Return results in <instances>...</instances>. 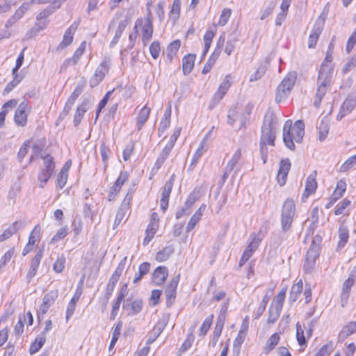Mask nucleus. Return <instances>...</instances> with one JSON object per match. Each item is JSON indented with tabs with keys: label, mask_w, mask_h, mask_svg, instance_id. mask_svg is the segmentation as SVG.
Listing matches in <instances>:
<instances>
[{
	"label": "nucleus",
	"mask_w": 356,
	"mask_h": 356,
	"mask_svg": "<svg viewBox=\"0 0 356 356\" xmlns=\"http://www.w3.org/2000/svg\"><path fill=\"white\" fill-rule=\"evenodd\" d=\"M334 73V65L322 63L317 80L318 88L314 104L318 107L323 96L327 92V88L331 85Z\"/></svg>",
	"instance_id": "1"
},
{
	"label": "nucleus",
	"mask_w": 356,
	"mask_h": 356,
	"mask_svg": "<svg viewBox=\"0 0 356 356\" xmlns=\"http://www.w3.org/2000/svg\"><path fill=\"white\" fill-rule=\"evenodd\" d=\"M304 134L305 124L302 121H296L293 126L291 120L285 122L283 127V140L289 149H294V142L300 143Z\"/></svg>",
	"instance_id": "2"
},
{
	"label": "nucleus",
	"mask_w": 356,
	"mask_h": 356,
	"mask_svg": "<svg viewBox=\"0 0 356 356\" xmlns=\"http://www.w3.org/2000/svg\"><path fill=\"white\" fill-rule=\"evenodd\" d=\"M277 123V117L273 112H268L265 115L260 140L261 151L262 152H264V148L267 145H274Z\"/></svg>",
	"instance_id": "3"
},
{
	"label": "nucleus",
	"mask_w": 356,
	"mask_h": 356,
	"mask_svg": "<svg viewBox=\"0 0 356 356\" xmlns=\"http://www.w3.org/2000/svg\"><path fill=\"white\" fill-rule=\"evenodd\" d=\"M296 215V204L293 200L286 199L281 209V228L282 232H288L292 225Z\"/></svg>",
	"instance_id": "4"
},
{
	"label": "nucleus",
	"mask_w": 356,
	"mask_h": 356,
	"mask_svg": "<svg viewBox=\"0 0 356 356\" xmlns=\"http://www.w3.org/2000/svg\"><path fill=\"white\" fill-rule=\"evenodd\" d=\"M296 79V76L293 73H289L284 78L277 88L275 96L277 102H281L288 97L294 86Z\"/></svg>",
	"instance_id": "5"
},
{
	"label": "nucleus",
	"mask_w": 356,
	"mask_h": 356,
	"mask_svg": "<svg viewBox=\"0 0 356 356\" xmlns=\"http://www.w3.org/2000/svg\"><path fill=\"white\" fill-rule=\"evenodd\" d=\"M329 4L327 3L324 7L321 14L316 20L312 31L309 35L308 44H316L318 37L323 29L325 21L327 17V14L329 12Z\"/></svg>",
	"instance_id": "6"
},
{
	"label": "nucleus",
	"mask_w": 356,
	"mask_h": 356,
	"mask_svg": "<svg viewBox=\"0 0 356 356\" xmlns=\"http://www.w3.org/2000/svg\"><path fill=\"white\" fill-rule=\"evenodd\" d=\"M136 30H138L141 35L142 42L145 44L149 42L153 33V25L150 18V14L142 19H137L136 22Z\"/></svg>",
	"instance_id": "7"
},
{
	"label": "nucleus",
	"mask_w": 356,
	"mask_h": 356,
	"mask_svg": "<svg viewBox=\"0 0 356 356\" xmlns=\"http://www.w3.org/2000/svg\"><path fill=\"white\" fill-rule=\"evenodd\" d=\"M44 159V168L41 170L38 176L40 181L39 186L44 188L51 176L52 175L55 165L53 161V157L49 154L43 157Z\"/></svg>",
	"instance_id": "8"
},
{
	"label": "nucleus",
	"mask_w": 356,
	"mask_h": 356,
	"mask_svg": "<svg viewBox=\"0 0 356 356\" xmlns=\"http://www.w3.org/2000/svg\"><path fill=\"white\" fill-rule=\"evenodd\" d=\"M320 252V247L319 244L316 243L314 240H313L312 243L309 248L305 260L304 262V270L306 273H309L312 271V270L315 267L316 259L318 257Z\"/></svg>",
	"instance_id": "9"
},
{
	"label": "nucleus",
	"mask_w": 356,
	"mask_h": 356,
	"mask_svg": "<svg viewBox=\"0 0 356 356\" xmlns=\"http://www.w3.org/2000/svg\"><path fill=\"white\" fill-rule=\"evenodd\" d=\"M111 65V59L105 58L100 65L97 67L94 75L90 80V86L91 87L97 86L104 78L106 73L109 70Z\"/></svg>",
	"instance_id": "10"
},
{
	"label": "nucleus",
	"mask_w": 356,
	"mask_h": 356,
	"mask_svg": "<svg viewBox=\"0 0 356 356\" xmlns=\"http://www.w3.org/2000/svg\"><path fill=\"white\" fill-rule=\"evenodd\" d=\"M159 227V217L157 213L154 212L150 217V221L145 230V237L143 240V245H147L154 237Z\"/></svg>",
	"instance_id": "11"
},
{
	"label": "nucleus",
	"mask_w": 356,
	"mask_h": 356,
	"mask_svg": "<svg viewBox=\"0 0 356 356\" xmlns=\"http://www.w3.org/2000/svg\"><path fill=\"white\" fill-rule=\"evenodd\" d=\"M264 234L261 232L258 233H253L250 236L251 241L245 248L242 255L247 257L248 259L251 257L252 254L259 248L260 243L261 242Z\"/></svg>",
	"instance_id": "12"
},
{
	"label": "nucleus",
	"mask_w": 356,
	"mask_h": 356,
	"mask_svg": "<svg viewBox=\"0 0 356 356\" xmlns=\"http://www.w3.org/2000/svg\"><path fill=\"white\" fill-rule=\"evenodd\" d=\"M290 168L291 162L289 159L280 161V168L277 175V180L280 186H282L285 184Z\"/></svg>",
	"instance_id": "13"
},
{
	"label": "nucleus",
	"mask_w": 356,
	"mask_h": 356,
	"mask_svg": "<svg viewBox=\"0 0 356 356\" xmlns=\"http://www.w3.org/2000/svg\"><path fill=\"white\" fill-rule=\"evenodd\" d=\"M179 275H177L172 279L168 284L165 290V295L166 297V302L168 306L172 305L176 297V289L178 285Z\"/></svg>",
	"instance_id": "14"
},
{
	"label": "nucleus",
	"mask_w": 356,
	"mask_h": 356,
	"mask_svg": "<svg viewBox=\"0 0 356 356\" xmlns=\"http://www.w3.org/2000/svg\"><path fill=\"white\" fill-rule=\"evenodd\" d=\"M28 104L23 102L17 107L14 117L15 122L17 126L24 127L27 122Z\"/></svg>",
	"instance_id": "15"
},
{
	"label": "nucleus",
	"mask_w": 356,
	"mask_h": 356,
	"mask_svg": "<svg viewBox=\"0 0 356 356\" xmlns=\"http://www.w3.org/2000/svg\"><path fill=\"white\" fill-rule=\"evenodd\" d=\"M241 157V151L240 149H238L234 154H233L230 161L227 163V165L225 168L224 174L222 176V181L225 182L227 177H229L231 172L234 169L235 166L239 161Z\"/></svg>",
	"instance_id": "16"
},
{
	"label": "nucleus",
	"mask_w": 356,
	"mask_h": 356,
	"mask_svg": "<svg viewBox=\"0 0 356 356\" xmlns=\"http://www.w3.org/2000/svg\"><path fill=\"white\" fill-rule=\"evenodd\" d=\"M123 308L127 311L128 315H135L142 310L143 301L140 299H136L134 301L127 299L123 305Z\"/></svg>",
	"instance_id": "17"
},
{
	"label": "nucleus",
	"mask_w": 356,
	"mask_h": 356,
	"mask_svg": "<svg viewBox=\"0 0 356 356\" xmlns=\"http://www.w3.org/2000/svg\"><path fill=\"white\" fill-rule=\"evenodd\" d=\"M43 257V250H40L38 251L35 256L32 259L31 261V266L29 270L27 273L26 277L29 280V282L31 281V280L36 275L38 268L40 266L41 259Z\"/></svg>",
	"instance_id": "18"
},
{
	"label": "nucleus",
	"mask_w": 356,
	"mask_h": 356,
	"mask_svg": "<svg viewBox=\"0 0 356 356\" xmlns=\"http://www.w3.org/2000/svg\"><path fill=\"white\" fill-rule=\"evenodd\" d=\"M330 118L327 116L323 117L319 124L317 126L318 138L321 142L325 140L327 138L330 130Z\"/></svg>",
	"instance_id": "19"
},
{
	"label": "nucleus",
	"mask_w": 356,
	"mask_h": 356,
	"mask_svg": "<svg viewBox=\"0 0 356 356\" xmlns=\"http://www.w3.org/2000/svg\"><path fill=\"white\" fill-rule=\"evenodd\" d=\"M356 106V99L354 98H347L342 104L339 113L337 116V120H341L345 115L350 113Z\"/></svg>",
	"instance_id": "20"
},
{
	"label": "nucleus",
	"mask_w": 356,
	"mask_h": 356,
	"mask_svg": "<svg viewBox=\"0 0 356 356\" xmlns=\"http://www.w3.org/2000/svg\"><path fill=\"white\" fill-rule=\"evenodd\" d=\"M356 279V270H352L349 277L344 282L343 284V290L341 293L342 302H346L349 296V291L353 285L354 280Z\"/></svg>",
	"instance_id": "21"
},
{
	"label": "nucleus",
	"mask_w": 356,
	"mask_h": 356,
	"mask_svg": "<svg viewBox=\"0 0 356 356\" xmlns=\"http://www.w3.org/2000/svg\"><path fill=\"white\" fill-rule=\"evenodd\" d=\"M168 275V270L165 266L157 267L153 273V282L156 285L162 284Z\"/></svg>",
	"instance_id": "22"
},
{
	"label": "nucleus",
	"mask_w": 356,
	"mask_h": 356,
	"mask_svg": "<svg viewBox=\"0 0 356 356\" xmlns=\"http://www.w3.org/2000/svg\"><path fill=\"white\" fill-rule=\"evenodd\" d=\"M150 111V108L147 105L144 106L139 111L136 118V127L138 130H140L148 120Z\"/></svg>",
	"instance_id": "23"
},
{
	"label": "nucleus",
	"mask_w": 356,
	"mask_h": 356,
	"mask_svg": "<svg viewBox=\"0 0 356 356\" xmlns=\"http://www.w3.org/2000/svg\"><path fill=\"white\" fill-rule=\"evenodd\" d=\"M316 172H313L309 175L306 180L305 191L304 195L307 197L314 193L317 188V182L316 181Z\"/></svg>",
	"instance_id": "24"
},
{
	"label": "nucleus",
	"mask_w": 356,
	"mask_h": 356,
	"mask_svg": "<svg viewBox=\"0 0 356 356\" xmlns=\"http://www.w3.org/2000/svg\"><path fill=\"white\" fill-rule=\"evenodd\" d=\"M356 332V321L345 325L339 333V340L343 341L351 334Z\"/></svg>",
	"instance_id": "25"
},
{
	"label": "nucleus",
	"mask_w": 356,
	"mask_h": 356,
	"mask_svg": "<svg viewBox=\"0 0 356 356\" xmlns=\"http://www.w3.org/2000/svg\"><path fill=\"white\" fill-rule=\"evenodd\" d=\"M79 25V22L78 21H75L71 24V26L66 30L60 44H70L73 42V35Z\"/></svg>",
	"instance_id": "26"
},
{
	"label": "nucleus",
	"mask_w": 356,
	"mask_h": 356,
	"mask_svg": "<svg viewBox=\"0 0 356 356\" xmlns=\"http://www.w3.org/2000/svg\"><path fill=\"white\" fill-rule=\"evenodd\" d=\"M46 341V336L44 333H40L35 338L34 342H33L31 345L29 352L31 355H33L37 353L44 344Z\"/></svg>",
	"instance_id": "27"
},
{
	"label": "nucleus",
	"mask_w": 356,
	"mask_h": 356,
	"mask_svg": "<svg viewBox=\"0 0 356 356\" xmlns=\"http://www.w3.org/2000/svg\"><path fill=\"white\" fill-rule=\"evenodd\" d=\"M172 147L173 146L168 143L165 145V147L163 149L161 153L160 154L159 156L158 157L154 168H156V170H159L160 168V167L165 162V159L168 158Z\"/></svg>",
	"instance_id": "28"
},
{
	"label": "nucleus",
	"mask_w": 356,
	"mask_h": 356,
	"mask_svg": "<svg viewBox=\"0 0 356 356\" xmlns=\"http://www.w3.org/2000/svg\"><path fill=\"white\" fill-rule=\"evenodd\" d=\"M170 116H171V104L168 106L165 111L163 117L161 121L160 127L159 128V134L164 133L165 131L168 128L170 124Z\"/></svg>",
	"instance_id": "29"
},
{
	"label": "nucleus",
	"mask_w": 356,
	"mask_h": 356,
	"mask_svg": "<svg viewBox=\"0 0 356 356\" xmlns=\"http://www.w3.org/2000/svg\"><path fill=\"white\" fill-rule=\"evenodd\" d=\"M21 226V223L15 222L11 224L7 229H6L3 234L0 235V242L9 238L14 233H15Z\"/></svg>",
	"instance_id": "30"
},
{
	"label": "nucleus",
	"mask_w": 356,
	"mask_h": 356,
	"mask_svg": "<svg viewBox=\"0 0 356 356\" xmlns=\"http://www.w3.org/2000/svg\"><path fill=\"white\" fill-rule=\"evenodd\" d=\"M346 189V183L343 180H340L337 182V187L331 196V202H336L344 193Z\"/></svg>",
	"instance_id": "31"
},
{
	"label": "nucleus",
	"mask_w": 356,
	"mask_h": 356,
	"mask_svg": "<svg viewBox=\"0 0 356 356\" xmlns=\"http://www.w3.org/2000/svg\"><path fill=\"white\" fill-rule=\"evenodd\" d=\"M339 241L338 243V248H342L347 243L349 238V231L343 225H341L339 230Z\"/></svg>",
	"instance_id": "32"
},
{
	"label": "nucleus",
	"mask_w": 356,
	"mask_h": 356,
	"mask_svg": "<svg viewBox=\"0 0 356 356\" xmlns=\"http://www.w3.org/2000/svg\"><path fill=\"white\" fill-rule=\"evenodd\" d=\"M173 252L172 245L166 246L156 253L155 259L159 262L166 261Z\"/></svg>",
	"instance_id": "33"
},
{
	"label": "nucleus",
	"mask_w": 356,
	"mask_h": 356,
	"mask_svg": "<svg viewBox=\"0 0 356 356\" xmlns=\"http://www.w3.org/2000/svg\"><path fill=\"white\" fill-rule=\"evenodd\" d=\"M194 60L195 56L191 54H188V56L184 57L182 67L184 74H188L191 72L194 67Z\"/></svg>",
	"instance_id": "34"
},
{
	"label": "nucleus",
	"mask_w": 356,
	"mask_h": 356,
	"mask_svg": "<svg viewBox=\"0 0 356 356\" xmlns=\"http://www.w3.org/2000/svg\"><path fill=\"white\" fill-rule=\"evenodd\" d=\"M201 195L202 193L200 188L194 189L186 199L184 207L187 209H190L193 204L200 198Z\"/></svg>",
	"instance_id": "35"
},
{
	"label": "nucleus",
	"mask_w": 356,
	"mask_h": 356,
	"mask_svg": "<svg viewBox=\"0 0 356 356\" xmlns=\"http://www.w3.org/2000/svg\"><path fill=\"white\" fill-rule=\"evenodd\" d=\"M302 281L300 280L296 284H293L290 291L289 299L292 302L296 301L302 291Z\"/></svg>",
	"instance_id": "36"
},
{
	"label": "nucleus",
	"mask_w": 356,
	"mask_h": 356,
	"mask_svg": "<svg viewBox=\"0 0 356 356\" xmlns=\"http://www.w3.org/2000/svg\"><path fill=\"white\" fill-rule=\"evenodd\" d=\"M129 19L124 18L119 22L114 38L111 42V44H115L118 42V39L121 37L124 30L129 23Z\"/></svg>",
	"instance_id": "37"
},
{
	"label": "nucleus",
	"mask_w": 356,
	"mask_h": 356,
	"mask_svg": "<svg viewBox=\"0 0 356 356\" xmlns=\"http://www.w3.org/2000/svg\"><path fill=\"white\" fill-rule=\"evenodd\" d=\"M127 210H128V204H127L125 203H122L116 213L115 219L114 224H113V229L117 227L121 223V222L125 217Z\"/></svg>",
	"instance_id": "38"
},
{
	"label": "nucleus",
	"mask_w": 356,
	"mask_h": 356,
	"mask_svg": "<svg viewBox=\"0 0 356 356\" xmlns=\"http://www.w3.org/2000/svg\"><path fill=\"white\" fill-rule=\"evenodd\" d=\"M120 277V275L113 273L111 277L110 278V280L107 284V286H106V289L105 296H106V299H108L111 297V296L112 295V293L115 289V284L118 282Z\"/></svg>",
	"instance_id": "39"
},
{
	"label": "nucleus",
	"mask_w": 356,
	"mask_h": 356,
	"mask_svg": "<svg viewBox=\"0 0 356 356\" xmlns=\"http://www.w3.org/2000/svg\"><path fill=\"white\" fill-rule=\"evenodd\" d=\"M87 109H88V106H87L86 103H83L82 104H81L80 106H79L77 107L74 117V126L76 127L80 124L81 119H82L84 113L86 112Z\"/></svg>",
	"instance_id": "40"
},
{
	"label": "nucleus",
	"mask_w": 356,
	"mask_h": 356,
	"mask_svg": "<svg viewBox=\"0 0 356 356\" xmlns=\"http://www.w3.org/2000/svg\"><path fill=\"white\" fill-rule=\"evenodd\" d=\"M122 327V323L121 321L118 322L115 325V326L113 329V333H112V339H111V343L109 346V351H111V350L115 346L116 342L118 341V338L120 335Z\"/></svg>",
	"instance_id": "41"
},
{
	"label": "nucleus",
	"mask_w": 356,
	"mask_h": 356,
	"mask_svg": "<svg viewBox=\"0 0 356 356\" xmlns=\"http://www.w3.org/2000/svg\"><path fill=\"white\" fill-rule=\"evenodd\" d=\"M150 269V264L148 262H144L142 264L140 265L139 269H138V274H136L133 282L134 284L139 282L141 278L146 274H147Z\"/></svg>",
	"instance_id": "42"
},
{
	"label": "nucleus",
	"mask_w": 356,
	"mask_h": 356,
	"mask_svg": "<svg viewBox=\"0 0 356 356\" xmlns=\"http://www.w3.org/2000/svg\"><path fill=\"white\" fill-rule=\"evenodd\" d=\"M226 93V92L218 88L210 102L209 108L213 109L214 107H216L220 103Z\"/></svg>",
	"instance_id": "43"
},
{
	"label": "nucleus",
	"mask_w": 356,
	"mask_h": 356,
	"mask_svg": "<svg viewBox=\"0 0 356 356\" xmlns=\"http://www.w3.org/2000/svg\"><path fill=\"white\" fill-rule=\"evenodd\" d=\"M251 110L252 107L247 106L239 113L240 128L245 127L247 122L249 121Z\"/></svg>",
	"instance_id": "44"
},
{
	"label": "nucleus",
	"mask_w": 356,
	"mask_h": 356,
	"mask_svg": "<svg viewBox=\"0 0 356 356\" xmlns=\"http://www.w3.org/2000/svg\"><path fill=\"white\" fill-rule=\"evenodd\" d=\"M286 288H283L278 293L277 295L274 298V301H275V310H277V311H280L282 307V305H283V302H284V298H285V295H286Z\"/></svg>",
	"instance_id": "45"
},
{
	"label": "nucleus",
	"mask_w": 356,
	"mask_h": 356,
	"mask_svg": "<svg viewBox=\"0 0 356 356\" xmlns=\"http://www.w3.org/2000/svg\"><path fill=\"white\" fill-rule=\"evenodd\" d=\"M211 131H209L205 137L203 138L202 141L201 142L200 145H199L197 149L196 150L192 163H195L197 160L200 158V156L202 155L204 151L205 150V144L207 140V138L209 135L210 134Z\"/></svg>",
	"instance_id": "46"
},
{
	"label": "nucleus",
	"mask_w": 356,
	"mask_h": 356,
	"mask_svg": "<svg viewBox=\"0 0 356 356\" xmlns=\"http://www.w3.org/2000/svg\"><path fill=\"white\" fill-rule=\"evenodd\" d=\"M181 0H174L170 12V17L175 21L179 17Z\"/></svg>",
	"instance_id": "47"
},
{
	"label": "nucleus",
	"mask_w": 356,
	"mask_h": 356,
	"mask_svg": "<svg viewBox=\"0 0 356 356\" xmlns=\"http://www.w3.org/2000/svg\"><path fill=\"white\" fill-rule=\"evenodd\" d=\"M280 341V335L277 333H274L268 339L266 345L267 352H270L274 349Z\"/></svg>",
	"instance_id": "48"
},
{
	"label": "nucleus",
	"mask_w": 356,
	"mask_h": 356,
	"mask_svg": "<svg viewBox=\"0 0 356 356\" xmlns=\"http://www.w3.org/2000/svg\"><path fill=\"white\" fill-rule=\"evenodd\" d=\"M58 297V291H51L42 299V302L49 307L54 304Z\"/></svg>",
	"instance_id": "49"
},
{
	"label": "nucleus",
	"mask_w": 356,
	"mask_h": 356,
	"mask_svg": "<svg viewBox=\"0 0 356 356\" xmlns=\"http://www.w3.org/2000/svg\"><path fill=\"white\" fill-rule=\"evenodd\" d=\"M296 339L300 346H302L306 343V339L304 335V330L302 328L301 325L298 322L296 323Z\"/></svg>",
	"instance_id": "50"
},
{
	"label": "nucleus",
	"mask_w": 356,
	"mask_h": 356,
	"mask_svg": "<svg viewBox=\"0 0 356 356\" xmlns=\"http://www.w3.org/2000/svg\"><path fill=\"white\" fill-rule=\"evenodd\" d=\"M213 316L207 317L202 324L200 330V335L204 337L209 331L212 323Z\"/></svg>",
	"instance_id": "51"
},
{
	"label": "nucleus",
	"mask_w": 356,
	"mask_h": 356,
	"mask_svg": "<svg viewBox=\"0 0 356 356\" xmlns=\"http://www.w3.org/2000/svg\"><path fill=\"white\" fill-rule=\"evenodd\" d=\"M350 204V201L348 199H343L341 202H339L337 206V209L334 211V214L337 216L343 214L345 213L346 209L349 207Z\"/></svg>",
	"instance_id": "52"
},
{
	"label": "nucleus",
	"mask_w": 356,
	"mask_h": 356,
	"mask_svg": "<svg viewBox=\"0 0 356 356\" xmlns=\"http://www.w3.org/2000/svg\"><path fill=\"white\" fill-rule=\"evenodd\" d=\"M355 165H356V154L350 157L341 165L340 168V171L346 172L352 167H353Z\"/></svg>",
	"instance_id": "53"
},
{
	"label": "nucleus",
	"mask_w": 356,
	"mask_h": 356,
	"mask_svg": "<svg viewBox=\"0 0 356 356\" xmlns=\"http://www.w3.org/2000/svg\"><path fill=\"white\" fill-rule=\"evenodd\" d=\"M65 258L63 255H62L61 257H58L54 264V270L58 273H61L65 268Z\"/></svg>",
	"instance_id": "54"
},
{
	"label": "nucleus",
	"mask_w": 356,
	"mask_h": 356,
	"mask_svg": "<svg viewBox=\"0 0 356 356\" xmlns=\"http://www.w3.org/2000/svg\"><path fill=\"white\" fill-rule=\"evenodd\" d=\"M231 13H232V11H231V9H229V8L223 9V10L222 11V13L220 16L218 24L220 26H225L227 23V22L230 17Z\"/></svg>",
	"instance_id": "55"
},
{
	"label": "nucleus",
	"mask_w": 356,
	"mask_h": 356,
	"mask_svg": "<svg viewBox=\"0 0 356 356\" xmlns=\"http://www.w3.org/2000/svg\"><path fill=\"white\" fill-rule=\"evenodd\" d=\"M174 185V175L171 176L170 179L165 182L162 191V195L170 197L172 187Z\"/></svg>",
	"instance_id": "56"
},
{
	"label": "nucleus",
	"mask_w": 356,
	"mask_h": 356,
	"mask_svg": "<svg viewBox=\"0 0 356 356\" xmlns=\"http://www.w3.org/2000/svg\"><path fill=\"white\" fill-rule=\"evenodd\" d=\"M238 120L239 121V112L236 109L229 110L227 115V123L233 125Z\"/></svg>",
	"instance_id": "57"
},
{
	"label": "nucleus",
	"mask_w": 356,
	"mask_h": 356,
	"mask_svg": "<svg viewBox=\"0 0 356 356\" xmlns=\"http://www.w3.org/2000/svg\"><path fill=\"white\" fill-rule=\"evenodd\" d=\"M68 234V228L67 226L63 227L58 229L56 234L54 236L51 241L56 242L59 240L63 238L65 236Z\"/></svg>",
	"instance_id": "58"
},
{
	"label": "nucleus",
	"mask_w": 356,
	"mask_h": 356,
	"mask_svg": "<svg viewBox=\"0 0 356 356\" xmlns=\"http://www.w3.org/2000/svg\"><path fill=\"white\" fill-rule=\"evenodd\" d=\"M85 51L84 47L80 46L74 52V56L72 58H69L67 60V62L68 63L72 62L74 65L76 64V63L79 61L81 56L83 55V52Z\"/></svg>",
	"instance_id": "59"
},
{
	"label": "nucleus",
	"mask_w": 356,
	"mask_h": 356,
	"mask_svg": "<svg viewBox=\"0 0 356 356\" xmlns=\"http://www.w3.org/2000/svg\"><path fill=\"white\" fill-rule=\"evenodd\" d=\"M246 337V327L241 328L238 334V336L234 341V346H240L244 341Z\"/></svg>",
	"instance_id": "60"
},
{
	"label": "nucleus",
	"mask_w": 356,
	"mask_h": 356,
	"mask_svg": "<svg viewBox=\"0 0 356 356\" xmlns=\"http://www.w3.org/2000/svg\"><path fill=\"white\" fill-rule=\"evenodd\" d=\"M266 69L264 67H259L257 71L250 75V81L253 82L260 79L265 74Z\"/></svg>",
	"instance_id": "61"
},
{
	"label": "nucleus",
	"mask_w": 356,
	"mask_h": 356,
	"mask_svg": "<svg viewBox=\"0 0 356 356\" xmlns=\"http://www.w3.org/2000/svg\"><path fill=\"white\" fill-rule=\"evenodd\" d=\"M232 79L231 75H229V74L227 75L224 78L222 82L220 84L218 88L222 89L225 92H227L228 90L229 89V88L231 87V86L232 84Z\"/></svg>",
	"instance_id": "62"
},
{
	"label": "nucleus",
	"mask_w": 356,
	"mask_h": 356,
	"mask_svg": "<svg viewBox=\"0 0 356 356\" xmlns=\"http://www.w3.org/2000/svg\"><path fill=\"white\" fill-rule=\"evenodd\" d=\"M67 177L68 173L60 171L57 179V183L60 188H63L66 184L67 181Z\"/></svg>",
	"instance_id": "63"
},
{
	"label": "nucleus",
	"mask_w": 356,
	"mask_h": 356,
	"mask_svg": "<svg viewBox=\"0 0 356 356\" xmlns=\"http://www.w3.org/2000/svg\"><path fill=\"white\" fill-rule=\"evenodd\" d=\"M356 66V56L353 57L351 60L347 63L343 67L342 72L346 74L350 71Z\"/></svg>",
	"instance_id": "64"
}]
</instances>
